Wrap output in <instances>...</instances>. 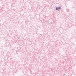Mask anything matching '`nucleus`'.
Listing matches in <instances>:
<instances>
[{
  "label": "nucleus",
  "mask_w": 76,
  "mask_h": 76,
  "mask_svg": "<svg viewBox=\"0 0 76 76\" xmlns=\"http://www.w3.org/2000/svg\"><path fill=\"white\" fill-rule=\"evenodd\" d=\"M56 10H60L61 9V7H56Z\"/></svg>",
  "instance_id": "1"
}]
</instances>
